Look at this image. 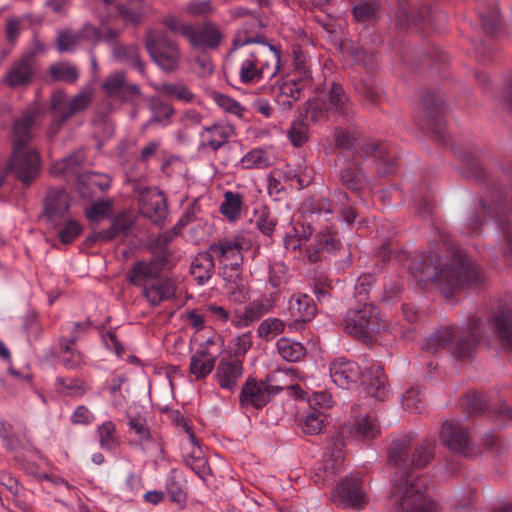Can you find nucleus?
<instances>
[{
  "label": "nucleus",
  "instance_id": "f257e3e1",
  "mask_svg": "<svg viewBox=\"0 0 512 512\" xmlns=\"http://www.w3.org/2000/svg\"><path fill=\"white\" fill-rule=\"evenodd\" d=\"M434 441L425 440L409 454L410 440L393 441L388 449L389 465L394 467L391 505L396 512H439L438 505L426 495V480L410 470L426 466L433 456Z\"/></svg>",
  "mask_w": 512,
  "mask_h": 512
},
{
  "label": "nucleus",
  "instance_id": "f03ea898",
  "mask_svg": "<svg viewBox=\"0 0 512 512\" xmlns=\"http://www.w3.org/2000/svg\"><path fill=\"white\" fill-rule=\"evenodd\" d=\"M450 258L442 261L432 247L408 268V273L421 288L434 282L439 291L446 297H451L456 291L482 281V273L475 263L462 249L449 248Z\"/></svg>",
  "mask_w": 512,
  "mask_h": 512
},
{
  "label": "nucleus",
  "instance_id": "7ed1b4c3",
  "mask_svg": "<svg viewBox=\"0 0 512 512\" xmlns=\"http://www.w3.org/2000/svg\"><path fill=\"white\" fill-rule=\"evenodd\" d=\"M38 118V112L32 110L16 120L13 126V153L0 175V185L9 173L25 185L36 179L40 172L39 153L29 146L31 130Z\"/></svg>",
  "mask_w": 512,
  "mask_h": 512
},
{
  "label": "nucleus",
  "instance_id": "20e7f679",
  "mask_svg": "<svg viewBox=\"0 0 512 512\" xmlns=\"http://www.w3.org/2000/svg\"><path fill=\"white\" fill-rule=\"evenodd\" d=\"M329 373L332 381L342 389H350L360 380L371 397L383 401L388 395L386 375L379 365H371L362 374L356 362L339 357L330 362Z\"/></svg>",
  "mask_w": 512,
  "mask_h": 512
},
{
  "label": "nucleus",
  "instance_id": "39448f33",
  "mask_svg": "<svg viewBox=\"0 0 512 512\" xmlns=\"http://www.w3.org/2000/svg\"><path fill=\"white\" fill-rule=\"evenodd\" d=\"M480 328L481 320L477 317L471 318L465 329L442 327L424 340L423 349L433 353L447 349L459 359L470 357L484 337Z\"/></svg>",
  "mask_w": 512,
  "mask_h": 512
},
{
  "label": "nucleus",
  "instance_id": "423d86ee",
  "mask_svg": "<svg viewBox=\"0 0 512 512\" xmlns=\"http://www.w3.org/2000/svg\"><path fill=\"white\" fill-rule=\"evenodd\" d=\"M95 14L101 21V28L90 23L85 24L79 30L81 42L92 45L101 40L110 42L119 36V31L106 27V23L114 18H120L125 24L137 25L141 22L143 13L138 8L126 7L117 0H95Z\"/></svg>",
  "mask_w": 512,
  "mask_h": 512
},
{
  "label": "nucleus",
  "instance_id": "0eeeda50",
  "mask_svg": "<svg viewBox=\"0 0 512 512\" xmlns=\"http://www.w3.org/2000/svg\"><path fill=\"white\" fill-rule=\"evenodd\" d=\"M239 79L243 84H256L275 77L281 67V54L276 46L264 43L260 47L240 51Z\"/></svg>",
  "mask_w": 512,
  "mask_h": 512
},
{
  "label": "nucleus",
  "instance_id": "6e6552de",
  "mask_svg": "<svg viewBox=\"0 0 512 512\" xmlns=\"http://www.w3.org/2000/svg\"><path fill=\"white\" fill-rule=\"evenodd\" d=\"M145 47L152 61L165 72L176 71L180 66L181 52L176 43L169 40L162 30L148 31Z\"/></svg>",
  "mask_w": 512,
  "mask_h": 512
},
{
  "label": "nucleus",
  "instance_id": "1a4fd4ad",
  "mask_svg": "<svg viewBox=\"0 0 512 512\" xmlns=\"http://www.w3.org/2000/svg\"><path fill=\"white\" fill-rule=\"evenodd\" d=\"M385 327L376 307L371 304H366L361 309L348 311L344 319L345 331L363 341L371 340Z\"/></svg>",
  "mask_w": 512,
  "mask_h": 512
},
{
  "label": "nucleus",
  "instance_id": "9d476101",
  "mask_svg": "<svg viewBox=\"0 0 512 512\" xmlns=\"http://www.w3.org/2000/svg\"><path fill=\"white\" fill-rule=\"evenodd\" d=\"M92 100V91L85 90L67 100L66 93L62 90L55 91L51 96V109L54 114L50 128V134L57 133L61 125L73 114L85 109Z\"/></svg>",
  "mask_w": 512,
  "mask_h": 512
},
{
  "label": "nucleus",
  "instance_id": "9b49d317",
  "mask_svg": "<svg viewBox=\"0 0 512 512\" xmlns=\"http://www.w3.org/2000/svg\"><path fill=\"white\" fill-rule=\"evenodd\" d=\"M508 202H512V197L506 191L501 189L493 190L490 197L481 201L482 209L486 214H491L490 208L487 207L488 203H493L496 212L497 220L499 221L500 230L503 236L502 254L507 262V266L512 267V224L510 220L504 219L506 213V206Z\"/></svg>",
  "mask_w": 512,
  "mask_h": 512
},
{
  "label": "nucleus",
  "instance_id": "f8f14e48",
  "mask_svg": "<svg viewBox=\"0 0 512 512\" xmlns=\"http://www.w3.org/2000/svg\"><path fill=\"white\" fill-rule=\"evenodd\" d=\"M251 248V241L243 235L221 239L209 247L212 255L226 267H231L237 275L243 263V253Z\"/></svg>",
  "mask_w": 512,
  "mask_h": 512
},
{
  "label": "nucleus",
  "instance_id": "ddd939ff",
  "mask_svg": "<svg viewBox=\"0 0 512 512\" xmlns=\"http://www.w3.org/2000/svg\"><path fill=\"white\" fill-rule=\"evenodd\" d=\"M333 501L344 508L363 509L369 502L368 494L359 474H351L337 485Z\"/></svg>",
  "mask_w": 512,
  "mask_h": 512
},
{
  "label": "nucleus",
  "instance_id": "4468645a",
  "mask_svg": "<svg viewBox=\"0 0 512 512\" xmlns=\"http://www.w3.org/2000/svg\"><path fill=\"white\" fill-rule=\"evenodd\" d=\"M81 322H67L62 327L63 335L58 339V357L60 363L66 369H76L83 363V354L74 345L79 339L80 332L84 329Z\"/></svg>",
  "mask_w": 512,
  "mask_h": 512
},
{
  "label": "nucleus",
  "instance_id": "2eb2a0df",
  "mask_svg": "<svg viewBox=\"0 0 512 512\" xmlns=\"http://www.w3.org/2000/svg\"><path fill=\"white\" fill-rule=\"evenodd\" d=\"M442 442L455 453L464 457H473L477 454L468 430L459 421H445L441 429Z\"/></svg>",
  "mask_w": 512,
  "mask_h": 512
},
{
  "label": "nucleus",
  "instance_id": "dca6fc26",
  "mask_svg": "<svg viewBox=\"0 0 512 512\" xmlns=\"http://www.w3.org/2000/svg\"><path fill=\"white\" fill-rule=\"evenodd\" d=\"M281 375L282 372L272 373L265 382H257L252 378L247 379L241 389V405L256 409L264 407L269 402L270 394L274 392L272 382L278 380Z\"/></svg>",
  "mask_w": 512,
  "mask_h": 512
},
{
  "label": "nucleus",
  "instance_id": "f3484780",
  "mask_svg": "<svg viewBox=\"0 0 512 512\" xmlns=\"http://www.w3.org/2000/svg\"><path fill=\"white\" fill-rule=\"evenodd\" d=\"M183 36L192 47L197 49H215L219 46L222 34L212 23L202 25H190L183 30Z\"/></svg>",
  "mask_w": 512,
  "mask_h": 512
},
{
  "label": "nucleus",
  "instance_id": "a211bd4d",
  "mask_svg": "<svg viewBox=\"0 0 512 512\" xmlns=\"http://www.w3.org/2000/svg\"><path fill=\"white\" fill-rule=\"evenodd\" d=\"M487 325L501 348L512 351V302L500 307Z\"/></svg>",
  "mask_w": 512,
  "mask_h": 512
},
{
  "label": "nucleus",
  "instance_id": "6ab92c4d",
  "mask_svg": "<svg viewBox=\"0 0 512 512\" xmlns=\"http://www.w3.org/2000/svg\"><path fill=\"white\" fill-rule=\"evenodd\" d=\"M181 450L187 466H189L199 478L204 480L210 473V467L194 434L188 433L187 438L182 443Z\"/></svg>",
  "mask_w": 512,
  "mask_h": 512
},
{
  "label": "nucleus",
  "instance_id": "aec40b11",
  "mask_svg": "<svg viewBox=\"0 0 512 512\" xmlns=\"http://www.w3.org/2000/svg\"><path fill=\"white\" fill-rule=\"evenodd\" d=\"M341 434L352 440L364 442L376 438L380 434V428L373 416L364 414L351 419L342 428Z\"/></svg>",
  "mask_w": 512,
  "mask_h": 512
},
{
  "label": "nucleus",
  "instance_id": "412c9836",
  "mask_svg": "<svg viewBox=\"0 0 512 512\" xmlns=\"http://www.w3.org/2000/svg\"><path fill=\"white\" fill-rule=\"evenodd\" d=\"M287 312L293 320L290 327L298 329L300 323L311 321L316 315V305L308 295L294 294L288 301Z\"/></svg>",
  "mask_w": 512,
  "mask_h": 512
},
{
  "label": "nucleus",
  "instance_id": "4be33fe9",
  "mask_svg": "<svg viewBox=\"0 0 512 512\" xmlns=\"http://www.w3.org/2000/svg\"><path fill=\"white\" fill-rule=\"evenodd\" d=\"M70 208L69 196L63 189H49L44 202V217L56 228Z\"/></svg>",
  "mask_w": 512,
  "mask_h": 512
},
{
  "label": "nucleus",
  "instance_id": "5701e85b",
  "mask_svg": "<svg viewBox=\"0 0 512 512\" xmlns=\"http://www.w3.org/2000/svg\"><path fill=\"white\" fill-rule=\"evenodd\" d=\"M140 202L141 213L153 223L160 224L166 217V197L158 189H150L143 193Z\"/></svg>",
  "mask_w": 512,
  "mask_h": 512
},
{
  "label": "nucleus",
  "instance_id": "b1692460",
  "mask_svg": "<svg viewBox=\"0 0 512 512\" xmlns=\"http://www.w3.org/2000/svg\"><path fill=\"white\" fill-rule=\"evenodd\" d=\"M243 376V364L236 358H222L215 371V379L222 389L233 391Z\"/></svg>",
  "mask_w": 512,
  "mask_h": 512
},
{
  "label": "nucleus",
  "instance_id": "393cba45",
  "mask_svg": "<svg viewBox=\"0 0 512 512\" xmlns=\"http://www.w3.org/2000/svg\"><path fill=\"white\" fill-rule=\"evenodd\" d=\"M329 113L336 119L347 120L354 114L353 103L341 85L332 83L326 98Z\"/></svg>",
  "mask_w": 512,
  "mask_h": 512
},
{
  "label": "nucleus",
  "instance_id": "a878e982",
  "mask_svg": "<svg viewBox=\"0 0 512 512\" xmlns=\"http://www.w3.org/2000/svg\"><path fill=\"white\" fill-rule=\"evenodd\" d=\"M307 86V84L294 77H289L283 80L279 83L275 91L276 104L283 111L290 110L294 103L303 96L304 90Z\"/></svg>",
  "mask_w": 512,
  "mask_h": 512
},
{
  "label": "nucleus",
  "instance_id": "bb28decb",
  "mask_svg": "<svg viewBox=\"0 0 512 512\" xmlns=\"http://www.w3.org/2000/svg\"><path fill=\"white\" fill-rule=\"evenodd\" d=\"M162 264L156 259L138 261L132 265L127 273L129 282L143 288L161 276Z\"/></svg>",
  "mask_w": 512,
  "mask_h": 512
},
{
  "label": "nucleus",
  "instance_id": "cd10ccee",
  "mask_svg": "<svg viewBox=\"0 0 512 512\" xmlns=\"http://www.w3.org/2000/svg\"><path fill=\"white\" fill-rule=\"evenodd\" d=\"M145 299L151 306H159L169 301L176 294V285L173 279L159 276L156 280L142 288Z\"/></svg>",
  "mask_w": 512,
  "mask_h": 512
},
{
  "label": "nucleus",
  "instance_id": "c85d7f7f",
  "mask_svg": "<svg viewBox=\"0 0 512 512\" xmlns=\"http://www.w3.org/2000/svg\"><path fill=\"white\" fill-rule=\"evenodd\" d=\"M234 134L232 125L217 122L211 126H205L200 133V145L204 148H209L212 151H217L225 145L229 138Z\"/></svg>",
  "mask_w": 512,
  "mask_h": 512
},
{
  "label": "nucleus",
  "instance_id": "c756f323",
  "mask_svg": "<svg viewBox=\"0 0 512 512\" xmlns=\"http://www.w3.org/2000/svg\"><path fill=\"white\" fill-rule=\"evenodd\" d=\"M33 73V53H30L8 70L3 82L9 87L26 85L31 81Z\"/></svg>",
  "mask_w": 512,
  "mask_h": 512
},
{
  "label": "nucleus",
  "instance_id": "7c9ffc66",
  "mask_svg": "<svg viewBox=\"0 0 512 512\" xmlns=\"http://www.w3.org/2000/svg\"><path fill=\"white\" fill-rule=\"evenodd\" d=\"M385 145H378L376 143L367 142L361 145L357 154L361 158H367L369 156H375L378 161V172L380 174H388L393 171L395 166V157L390 153H387Z\"/></svg>",
  "mask_w": 512,
  "mask_h": 512
},
{
  "label": "nucleus",
  "instance_id": "2f4dec72",
  "mask_svg": "<svg viewBox=\"0 0 512 512\" xmlns=\"http://www.w3.org/2000/svg\"><path fill=\"white\" fill-rule=\"evenodd\" d=\"M85 160V155L82 150L76 151L73 154L56 161L50 167V173L53 176L68 178L71 176H79L80 168Z\"/></svg>",
  "mask_w": 512,
  "mask_h": 512
},
{
  "label": "nucleus",
  "instance_id": "473e14b6",
  "mask_svg": "<svg viewBox=\"0 0 512 512\" xmlns=\"http://www.w3.org/2000/svg\"><path fill=\"white\" fill-rule=\"evenodd\" d=\"M217 355L196 351L190 357L189 373L196 381L205 379L214 369Z\"/></svg>",
  "mask_w": 512,
  "mask_h": 512
},
{
  "label": "nucleus",
  "instance_id": "72a5a7b5",
  "mask_svg": "<svg viewBox=\"0 0 512 512\" xmlns=\"http://www.w3.org/2000/svg\"><path fill=\"white\" fill-rule=\"evenodd\" d=\"M213 258L209 250L198 253L192 260L190 272L198 284L203 285L211 278L215 266Z\"/></svg>",
  "mask_w": 512,
  "mask_h": 512
},
{
  "label": "nucleus",
  "instance_id": "f704fd0d",
  "mask_svg": "<svg viewBox=\"0 0 512 512\" xmlns=\"http://www.w3.org/2000/svg\"><path fill=\"white\" fill-rule=\"evenodd\" d=\"M153 87L156 91L167 96L171 100L185 104L193 103L197 98L191 89L182 82H166L154 85Z\"/></svg>",
  "mask_w": 512,
  "mask_h": 512
},
{
  "label": "nucleus",
  "instance_id": "c9c22d12",
  "mask_svg": "<svg viewBox=\"0 0 512 512\" xmlns=\"http://www.w3.org/2000/svg\"><path fill=\"white\" fill-rule=\"evenodd\" d=\"M312 235V227L304 222L290 223L285 231L284 245L286 249L300 248Z\"/></svg>",
  "mask_w": 512,
  "mask_h": 512
},
{
  "label": "nucleus",
  "instance_id": "e433bc0d",
  "mask_svg": "<svg viewBox=\"0 0 512 512\" xmlns=\"http://www.w3.org/2000/svg\"><path fill=\"white\" fill-rule=\"evenodd\" d=\"M340 179L347 189L359 192L367 186V180L357 162H351L340 170Z\"/></svg>",
  "mask_w": 512,
  "mask_h": 512
},
{
  "label": "nucleus",
  "instance_id": "4c0bfd02",
  "mask_svg": "<svg viewBox=\"0 0 512 512\" xmlns=\"http://www.w3.org/2000/svg\"><path fill=\"white\" fill-rule=\"evenodd\" d=\"M340 246L339 240H337L333 233L329 229H325L319 232L315 237L314 251L308 254V258L311 262H317L321 260V253H331L336 251Z\"/></svg>",
  "mask_w": 512,
  "mask_h": 512
},
{
  "label": "nucleus",
  "instance_id": "58836bf2",
  "mask_svg": "<svg viewBox=\"0 0 512 512\" xmlns=\"http://www.w3.org/2000/svg\"><path fill=\"white\" fill-rule=\"evenodd\" d=\"M334 449L328 454H324V461L320 467L323 469L324 476L323 481L329 480L331 476H333L344 463V452H343V443L339 440L333 443Z\"/></svg>",
  "mask_w": 512,
  "mask_h": 512
},
{
  "label": "nucleus",
  "instance_id": "ea45409f",
  "mask_svg": "<svg viewBox=\"0 0 512 512\" xmlns=\"http://www.w3.org/2000/svg\"><path fill=\"white\" fill-rule=\"evenodd\" d=\"M112 53L116 61L127 63L144 73V63L140 59L138 46L118 44L113 47Z\"/></svg>",
  "mask_w": 512,
  "mask_h": 512
},
{
  "label": "nucleus",
  "instance_id": "a19ab883",
  "mask_svg": "<svg viewBox=\"0 0 512 512\" xmlns=\"http://www.w3.org/2000/svg\"><path fill=\"white\" fill-rule=\"evenodd\" d=\"M131 227L129 220L124 217H117L113 219L111 226L108 229H103L88 238L92 242H108L121 234H125Z\"/></svg>",
  "mask_w": 512,
  "mask_h": 512
},
{
  "label": "nucleus",
  "instance_id": "79ce46f5",
  "mask_svg": "<svg viewBox=\"0 0 512 512\" xmlns=\"http://www.w3.org/2000/svg\"><path fill=\"white\" fill-rule=\"evenodd\" d=\"M276 347L280 357L288 362L300 361L306 354V349L300 342L286 337L280 338Z\"/></svg>",
  "mask_w": 512,
  "mask_h": 512
},
{
  "label": "nucleus",
  "instance_id": "37998d69",
  "mask_svg": "<svg viewBox=\"0 0 512 512\" xmlns=\"http://www.w3.org/2000/svg\"><path fill=\"white\" fill-rule=\"evenodd\" d=\"M273 164V157L264 149L255 148L246 153L239 161L243 169H264Z\"/></svg>",
  "mask_w": 512,
  "mask_h": 512
},
{
  "label": "nucleus",
  "instance_id": "c03bdc74",
  "mask_svg": "<svg viewBox=\"0 0 512 512\" xmlns=\"http://www.w3.org/2000/svg\"><path fill=\"white\" fill-rule=\"evenodd\" d=\"M102 89L110 97L126 100V76L123 71L111 73L103 82Z\"/></svg>",
  "mask_w": 512,
  "mask_h": 512
},
{
  "label": "nucleus",
  "instance_id": "a18cd8bd",
  "mask_svg": "<svg viewBox=\"0 0 512 512\" xmlns=\"http://www.w3.org/2000/svg\"><path fill=\"white\" fill-rule=\"evenodd\" d=\"M56 390L69 397H82L89 391V386L78 378L58 377L55 382Z\"/></svg>",
  "mask_w": 512,
  "mask_h": 512
},
{
  "label": "nucleus",
  "instance_id": "49530a36",
  "mask_svg": "<svg viewBox=\"0 0 512 512\" xmlns=\"http://www.w3.org/2000/svg\"><path fill=\"white\" fill-rule=\"evenodd\" d=\"M329 115L327 102L324 99L318 97L309 99L304 106V117L311 122H323L328 119Z\"/></svg>",
  "mask_w": 512,
  "mask_h": 512
},
{
  "label": "nucleus",
  "instance_id": "de8ad7c7",
  "mask_svg": "<svg viewBox=\"0 0 512 512\" xmlns=\"http://www.w3.org/2000/svg\"><path fill=\"white\" fill-rule=\"evenodd\" d=\"M242 207V196L239 193L227 191L224 194V201L220 206L221 213L230 221H234L240 215Z\"/></svg>",
  "mask_w": 512,
  "mask_h": 512
},
{
  "label": "nucleus",
  "instance_id": "09e8293b",
  "mask_svg": "<svg viewBox=\"0 0 512 512\" xmlns=\"http://www.w3.org/2000/svg\"><path fill=\"white\" fill-rule=\"evenodd\" d=\"M274 305L275 299L271 294L270 296H264L260 299H256L250 302L244 309L255 323L263 315L267 314L274 307Z\"/></svg>",
  "mask_w": 512,
  "mask_h": 512
},
{
  "label": "nucleus",
  "instance_id": "8fccbe9b",
  "mask_svg": "<svg viewBox=\"0 0 512 512\" xmlns=\"http://www.w3.org/2000/svg\"><path fill=\"white\" fill-rule=\"evenodd\" d=\"M59 227L58 237L62 244H70L74 242L82 233V225L75 219L67 218L64 219L63 223Z\"/></svg>",
  "mask_w": 512,
  "mask_h": 512
},
{
  "label": "nucleus",
  "instance_id": "3c124183",
  "mask_svg": "<svg viewBox=\"0 0 512 512\" xmlns=\"http://www.w3.org/2000/svg\"><path fill=\"white\" fill-rule=\"evenodd\" d=\"M210 97L224 112L235 115L238 118L243 117L245 109L235 99L217 91L212 92Z\"/></svg>",
  "mask_w": 512,
  "mask_h": 512
},
{
  "label": "nucleus",
  "instance_id": "603ef678",
  "mask_svg": "<svg viewBox=\"0 0 512 512\" xmlns=\"http://www.w3.org/2000/svg\"><path fill=\"white\" fill-rule=\"evenodd\" d=\"M483 30L489 35H496L501 28L500 12L496 6H491L487 11H479Z\"/></svg>",
  "mask_w": 512,
  "mask_h": 512
},
{
  "label": "nucleus",
  "instance_id": "864d4df0",
  "mask_svg": "<svg viewBox=\"0 0 512 512\" xmlns=\"http://www.w3.org/2000/svg\"><path fill=\"white\" fill-rule=\"evenodd\" d=\"M290 77H294L307 85L311 84L309 58L301 51L294 52V71Z\"/></svg>",
  "mask_w": 512,
  "mask_h": 512
},
{
  "label": "nucleus",
  "instance_id": "5fc2aeb1",
  "mask_svg": "<svg viewBox=\"0 0 512 512\" xmlns=\"http://www.w3.org/2000/svg\"><path fill=\"white\" fill-rule=\"evenodd\" d=\"M100 447L105 450H112L118 445L116 437V426L112 421L102 423L98 429Z\"/></svg>",
  "mask_w": 512,
  "mask_h": 512
},
{
  "label": "nucleus",
  "instance_id": "6e6d98bb",
  "mask_svg": "<svg viewBox=\"0 0 512 512\" xmlns=\"http://www.w3.org/2000/svg\"><path fill=\"white\" fill-rule=\"evenodd\" d=\"M50 73L55 80L67 83L75 82L79 77L77 68L66 62H59L50 67Z\"/></svg>",
  "mask_w": 512,
  "mask_h": 512
},
{
  "label": "nucleus",
  "instance_id": "4d7b16f0",
  "mask_svg": "<svg viewBox=\"0 0 512 512\" xmlns=\"http://www.w3.org/2000/svg\"><path fill=\"white\" fill-rule=\"evenodd\" d=\"M285 326L284 321L279 318H267L259 324L257 333L260 338L270 340L284 332Z\"/></svg>",
  "mask_w": 512,
  "mask_h": 512
},
{
  "label": "nucleus",
  "instance_id": "13d9d810",
  "mask_svg": "<svg viewBox=\"0 0 512 512\" xmlns=\"http://www.w3.org/2000/svg\"><path fill=\"white\" fill-rule=\"evenodd\" d=\"M79 32L70 30L59 31L56 39V47L60 53L72 52L81 44Z\"/></svg>",
  "mask_w": 512,
  "mask_h": 512
},
{
  "label": "nucleus",
  "instance_id": "bf43d9fd",
  "mask_svg": "<svg viewBox=\"0 0 512 512\" xmlns=\"http://www.w3.org/2000/svg\"><path fill=\"white\" fill-rule=\"evenodd\" d=\"M149 107L152 112L151 122H164L174 113L173 107L159 97H151Z\"/></svg>",
  "mask_w": 512,
  "mask_h": 512
},
{
  "label": "nucleus",
  "instance_id": "052dcab7",
  "mask_svg": "<svg viewBox=\"0 0 512 512\" xmlns=\"http://www.w3.org/2000/svg\"><path fill=\"white\" fill-rule=\"evenodd\" d=\"M110 182V178L105 174L87 172L78 176L80 185L88 186L90 189L98 188L100 191L107 190Z\"/></svg>",
  "mask_w": 512,
  "mask_h": 512
},
{
  "label": "nucleus",
  "instance_id": "680f3d73",
  "mask_svg": "<svg viewBox=\"0 0 512 512\" xmlns=\"http://www.w3.org/2000/svg\"><path fill=\"white\" fill-rule=\"evenodd\" d=\"M139 447L150 453L153 456H160L163 454V441L161 436L156 431H151L141 439L138 443Z\"/></svg>",
  "mask_w": 512,
  "mask_h": 512
},
{
  "label": "nucleus",
  "instance_id": "e2e57ef3",
  "mask_svg": "<svg viewBox=\"0 0 512 512\" xmlns=\"http://www.w3.org/2000/svg\"><path fill=\"white\" fill-rule=\"evenodd\" d=\"M288 139L295 147L302 146L308 140V125L303 119L292 122L288 131Z\"/></svg>",
  "mask_w": 512,
  "mask_h": 512
},
{
  "label": "nucleus",
  "instance_id": "0e129e2a",
  "mask_svg": "<svg viewBox=\"0 0 512 512\" xmlns=\"http://www.w3.org/2000/svg\"><path fill=\"white\" fill-rule=\"evenodd\" d=\"M227 290L229 299L232 302L243 304L250 299L249 287L242 279L230 282Z\"/></svg>",
  "mask_w": 512,
  "mask_h": 512
},
{
  "label": "nucleus",
  "instance_id": "69168bd1",
  "mask_svg": "<svg viewBox=\"0 0 512 512\" xmlns=\"http://www.w3.org/2000/svg\"><path fill=\"white\" fill-rule=\"evenodd\" d=\"M301 427L303 432L309 435L320 433L323 428L322 413L314 407L313 411L304 417Z\"/></svg>",
  "mask_w": 512,
  "mask_h": 512
},
{
  "label": "nucleus",
  "instance_id": "338daca9",
  "mask_svg": "<svg viewBox=\"0 0 512 512\" xmlns=\"http://www.w3.org/2000/svg\"><path fill=\"white\" fill-rule=\"evenodd\" d=\"M379 8V2L376 0H364L353 7L354 18L358 22H364L371 19Z\"/></svg>",
  "mask_w": 512,
  "mask_h": 512
},
{
  "label": "nucleus",
  "instance_id": "774afa93",
  "mask_svg": "<svg viewBox=\"0 0 512 512\" xmlns=\"http://www.w3.org/2000/svg\"><path fill=\"white\" fill-rule=\"evenodd\" d=\"M358 139L356 131L350 132L344 128H337L334 132V140L337 147L344 150H351Z\"/></svg>",
  "mask_w": 512,
  "mask_h": 512
}]
</instances>
